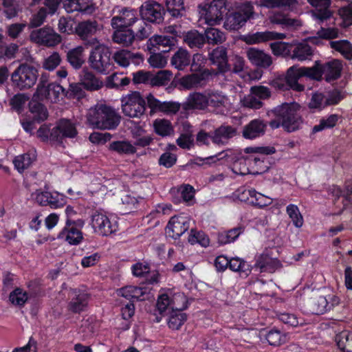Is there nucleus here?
I'll return each instance as SVG.
<instances>
[{
    "label": "nucleus",
    "mask_w": 352,
    "mask_h": 352,
    "mask_svg": "<svg viewBox=\"0 0 352 352\" xmlns=\"http://www.w3.org/2000/svg\"><path fill=\"white\" fill-rule=\"evenodd\" d=\"M121 116L113 107L100 104L90 108L87 114L88 124L94 129L113 130L120 123Z\"/></svg>",
    "instance_id": "1"
},
{
    "label": "nucleus",
    "mask_w": 352,
    "mask_h": 352,
    "mask_svg": "<svg viewBox=\"0 0 352 352\" xmlns=\"http://www.w3.org/2000/svg\"><path fill=\"white\" fill-rule=\"evenodd\" d=\"M91 47L92 49L88 57L89 67L98 74H109L113 67L109 48L100 43Z\"/></svg>",
    "instance_id": "2"
},
{
    "label": "nucleus",
    "mask_w": 352,
    "mask_h": 352,
    "mask_svg": "<svg viewBox=\"0 0 352 352\" xmlns=\"http://www.w3.org/2000/svg\"><path fill=\"white\" fill-rule=\"evenodd\" d=\"M38 70L33 65L21 63L11 74L12 85L19 90L32 88L36 82Z\"/></svg>",
    "instance_id": "3"
},
{
    "label": "nucleus",
    "mask_w": 352,
    "mask_h": 352,
    "mask_svg": "<svg viewBox=\"0 0 352 352\" xmlns=\"http://www.w3.org/2000/svg\"><path fill=\"white\" fill-rule=\"evenodd\" d=\"M254 7L250 2L241 5L236 11L232 12L226 17L223 27L230 31H236L241 28L246 22L254 16Z\"/></svg>",
    "instance_id": "4"
},
{
    "label": "nucleus",
    "mask_w": 352,
    "mask_h": 352,
    "mask_svg": "<svg viewBox=\"0 0 352 352\" xmlns=\"http://www.w3.org/2000/svg\"><path fill=\"white\" fill-rule=\"evenodd\" d=\"M121 107L124 116L129 118H140L146 111V102L138 91H133L121 99Z\"/></svg>",
    "instance_id": "5"
},
{
    "label": "nucleus",
    "mask_w": 352,
    "mask_h": 352,
    "mask_svg": "<svg viewBox=\"0 0 352 352\" xmlns=\"http://www.w3.org/2000/svg\"><path fill=\"white\" fill-rule=\"evenodd\" d=\"M199 9L201 19L209 25H215L223 20L226 3L223 0H213L210 3L199 6Z\"/></svg>",
    "instance_id": "6"
},
{
    "label": "nucleus",
    "mask_w": 352,
    "mask_h": 352,
    "mask_svg": "<svg viewBox=\"0 0 352 352\" xmlns=\"http://www.w3.org/2000/svg\"><path fill=\"white\" fill-rule=\"evenodd\" d=\"M98 30V22L89 19L78 22L74 28V32L84 42L85 46L91 47L100 43L96 38L92 37Z\"/></svg>",
    "instance_id": "7"
},
{
    "label": "nucleus",
    "mask_w": 352,
    "mask_h": 352,
    "mask_svg": "<svg viewBox=\"0 0 352 352\" xmlns=\"http://www.w3.org/2000/svg\"><path fill=\"white\" fill-rule=\"evenodd\" d=\"M165 13L164 6L155 1H146L140 8L142 19L152 23H162Z\"/></svg>",
    "instance_id": "8"
},
{
    "label": "nucleus",
    "mask_w": 352,
    "mask_h": 352,
    "mask_svg": "<svg viewBox=\"0 0 352 352\" xmlns=\"http://www.w3.org/2000/svg\"><path fill=\"white\" fill-rule=\"evenodd\" d=\"M30 39L34 43L47 47H54L61 42L60 36L49 27L33 30Z\"/></svg>",
    "instance_id": "9"
},
{
    "label": "nucleus",
    "mask_w": 352,
    "mask_h": 352,
    "mask_svg": "<svg viewBox=\"0 0 352 352\" xmlns=\"http://www.w3.org/2000/svg\"><path fill=\"white\" fill-rule=\"evenodd\" d=\"M78 134L74 123L66 119L60 120L50 133V140L54 142L62 143L65 138H73Z\"/></svg>",
    "instance_id": "10"
},
{
    "label": "nucleus",
    "mask_w": 352,
    "mask_h": 352,
    "mask_svg": "<svg viewBox=\"0 0 352 352\" xmlns=\"http://www.w3.org/2000/svg\"><path fill=\"white\" fill-rule=\"evenodd\" d=\"M147 104L151 109V113L157 112L163 113L166 115L176 114L181 108V104L175 101L162 102L155 98L152 94L146 96Z\"/></svg>",
    "instance_id": "11"
},
{
    "label": "nucleus",
    "mask_w": 352,
    "mask_h": 352,
    "mask_svg": "<svg viewBox=\"0 0 352 352\" xmlns=\"http://www.w3.org/2000/svg\"><path fill=\"white\" fill-rule=\"evenodd\" d=\"M91 225L95 231L102 236H109L118 229L116 221L111 222L105 214L98 211L91 216Z\"/></svg>",
    "instance_id": "12"
},
{
    "label": "nucleus",
    "mask_w": 352,
    "mask_h": 352,
    "mask_svg": "<svg viewBox=\"0 0 352 352\" xmlns=\"http://www.w3.org/2000/svg\"><path fill=\"white\" fill-rule=\"evenodd\" d=\"M138 19V14L135 10L123 8L118 11L117 15L112 17L111 25L112 28H131Z\"/></svg>",
    "instance_id": "13"
},
{
    "label": "nucleus",
    "mask_w": 352,
    "mask_h": 352,
    "mask_svg": "<svg viewBox=\"0 0 352 352\" xmlns=\"http://www.w3.org/2000/svg\"><path fill=\"white\" fill-rule=\"evenodd\" d=\"M300 105L296 102L283 103L274 108L272 113L276 117V119L270 122V126L272 129H277L280 126L284 120H287L295 111L300 110Z\"/></svg>",
    "instance_id": "14"
},
{
    "label": "nucleus",
    "mask_w": 352,
    "mask_h": 352,
    "mask_svg": "<svg viewBox=\"0 0 352 352\" xmlns=\"http://www.w3.org/2000/svg\"><path fill=\"white\" fill-rule=\"evenodd\" d=\"M189 229V219L186 217L174 216L166 228V234L173 239L179 238Z\"/></svg>",
    "instance_id": "15"
},
{
    "label": "nucleus",
    "mask_w": 352,
    "mask_h": 352,
    "mask_svg": "<svg viewBox=\"0 0 352 352\" xmlns=\"http://www.w3.org/2000/svg\"><path fill=\"white\" fill-rule=\"evenodd\" d=\"M116 64L122 67H127L131 63L139 65L144 61V58L140 53H134L128 50H120L115 52L112 56Z\"/></svg>",
    "instance_id": "16"
},
{
    "label": "nucleus",
    "mask_w": 352,
    "mask_h": 352,
    "mask_svg": "<svg viewBox=\"0 0 352 352\" xmlns=\"http://www.w3.org/2000/svg\"><path fill=\"white\" fill-rule=\"evenodd\" d=\"M67 309L74 314H80L86 311L90 300V295L81 290H73Z\"/></svg>",
    "instance_id": "17"
},
{
    "label": "nucleus",
    "mask_w": 352,
    "mask_h": 352,
    "mask_svg": "<svg viewBox=\"0 0 352 352\" xmlns=\"http://www.w3.org/2000/svg\"><path fill=\"white\" fill-rule=\"evenodd\" d=\"M308 3L315 8L311 11L312 16L320 22L329 19L333 16L330 7L331 0H307Z\"/></svg>",
    "instance_id": "18"
},
{
    "label": "nucleus",
    "mask_w": 352,
    "mask_h": 352,
    "mask_svg": "<svg viewBox=\"0 0 352 352\" xmlns=\"http://www.w3.org/2000/svg\"><path fill=\"white\" fill-rule=\"evenodd\" d=\"M58 238L65 240L71 245H78L82 241L83 236L81 230L76 226L75 222L67 219L66 225L59 232Z\"/></svg>",
    "instance_id": "19"
},
{
    "label": "nucleus",
    "mask_w": 352,
    "mask_h": 352,
    "mask_svg": "<svg viewBox=\"0 0 352 352\" xmlns=\"http://www.w3.org/2000/svg\"><path fill=\"white\" fill-rule=\"evenodd\" d=\"M208 107H212L217 113H223L229 107L228 96L221 91H210L207 93Z\"/></svg>",
    "instance_id": "20"
},
{
    "label": "nucleus",
    "mask_w": 352,
    "mask_h": 352,
    "mask_svg": "<svg viewBox=\"0 0 352 352\" xmlns=\"http://www.w3.org/2000/svg\"><path fill=\"white\" fill-rule=\"evenodd\" d=\"M63 6L68 13L78 12L85 14H91L95 10L91 0H65Z\"/></svg>",
    "instance_id": "21"
},
{
    "label": "nucleus",
    "mask_w": 352,
    "mask_h": 352,
    "mask_svg": "<svg viewBox=\"0 0 352 352\" xmlns=\"http://www.w3.org/2000/svg\"><path fill=\"white\" fill-rule=\"evenodd\" d=\"M342 69V61L338 59H333L324 64H321L322 76L324 75L327 82H331L339 78Z\"/></svg>",
    "instance_id": "22"
},
{
    "label": "nucleus",
    "mask_w": 352,
    "mask_h": 352,
    "mask_svg": "<svg viewBox=\"0 0 352 352\" xmlns=\"http://www.w3.org/2000/svg\"><path fill=\"white\" fill-rule=\"evenodd\" d=\"M209 59L212 64L217 66L219 72L225 73L230 69L227 50L225 47L221 46L213 50L209 54Z\"/></svg>",
    "instance_id": "23"
},
{
    "label": "nucleus",
    "mask_w": 352,
    "mask_h": 352,
    "mask_svg": "<svg viewBox=\"0 0 352 352\" xmlns=\"http://www.w3.org/2000/svg\"><path fill=\"white\" fill-rule=\"evenodd\" d=\"M183 108L186 111L206 109L208 108L207 94L200 92L190 94L183 104Z\"/></svg>",
    "instance_id": "24"
},
{
    "label": "nucleus",
    "mask_w": 352,
    "mask_h": 352,
    "mask_svg": "<svg viewBox=\"0 0 352 352\" xmlns=\"http://www.w3.org/2000/svg\"><path fill=\"white\" fill-rule=\"evenodd\" d=\"M176 40L173 36L154 35L146 43V47L151 52H166L160 50V47H170L175 45Z\"/></svg>",
    "instance_id": "25"
},
{
    "label": "nucleus",
    "mask_w": 352,
    "mask_h": 352,
    "mask_svg": "<svg viewBox=\"0 0 352 352\" xmlns=\"http://www.w3.org/2000/svg\"><path fill=\"white\" fill-rule=\"evenodd\" d=\"M85 47L78 45L66 53V60L74 69H80L85 63Z\"/></svg>",
    "instance_id": "26"
},
{
    "label": "nucleus",
    "mask_w": 352,
    "mask_h": 352,
    "mask_svg": "<svg viewBox=\"0 0 352 352\" xmlns=\"http://www.w3.org/2000/svg\"><path fill=\"white\" fill-rule=\"evenodd\" d=\"M247 56L253 65L260 67L267 68L272 63V57L269 54L256 48H250L247 51Z\"/></svg>",
    "instance_id": "27"
},
{
    "label": "nucleus",
    "mask_w": 352,
    "mask_h": 352,
    "mask_svg": "<svg viewBox=\"0 0 352 352\" xmlns=\"http://www.w3.org/2000/svg\"><path fill=\"white\" fill-rule=\"evenodd\" d=\"M120 296L129 300H144L148 294V289L145 287H137L129 285L120 289L118 291Z\"/></svg>",
    "instance_id": "28"
},
{
    "label": "nucleus",
    "mask_w": 352,
    "mask_h": 352,
    "mask_svg": "<svg viewBox=\"0 0 352 352\" xmlns=\"http://www.w3.org/2000/svg\"><path fill=\"white\" fill-rule=\"evenodd\" d=\"M285 37L286 35L283 33L265 31L248 34L245 37L244 41L248 44H254L272 40L283 39Z\"/></svg>",
    "instance_id": "29"
},
{
    "label": "nucleus",
    "mask_w": 352,
    "mask_h": 352,
    "mask_svg": "<svg viewBox=\"0 0 352 352\" xmlns=\"http://www.w3.org/2000/svg\"><path fill=\"white\" fill-rule=\"evenodd\" d=\"M236 135V130L232 126L222 124L212 134V141L217 144H224Z\"/></svg>",
    "instance_id": "30"
},
{
    "label": "nucleus",
    "mask_w": 352,
    "mask_h": 352,
    "mask_svg": "<svg viewBox=\"0 0 352 352\" xmlns=\"http://www.w3.org/2000/svg\"><path fill=\"white\" fill-rule=\"evenodd\" d=\"M112 40L124 47L131 46L135 41V32L131 28H113Z\"/></svg>",
    "instance_id": "31"
},
{
    "label": "nucleus",
    "mask_w": 352,
    "mask_h": 352,
    "mask_svg": "<svg viewBox=\"0 0 352 352\" xmlns=\"http://www.w3.org/2000/svg\"><path fill=\"white\" fill-rule=\"evenodd\" d=\"M280 266L279 261L271 258L267 254H261L256 256L254 267L261 272L273 273Z\"/></svg>",
    "instance_id": "32"
},
{
    "label": "nucleus",
    "mask_w": 352,
    "mask_h": 352,
    "mask_svg": "<svg viewBox=\"0 0 352 352\" xmlns=\"http://www.w3.org/2000/svg\"><path fill=\"white\" fill-rule=\"evenodd\" d=\"M37 91L39 94L44 95L52 102H56L58 101L61 94L65 96V89L58 84L52 82L50 83L46 87L44 85H38Z\"/></svg>",
    "instance_id": "33"
},
{
    "label": "nucleus",
    "mask_w": 352,
    "mask_h": 352,
    "mask_svg": "<svg viewBox=\"0 0 352 352\" xmlns=\"http://www.w3.org/2000/svg\"><path fill=\"white\" fill-rule=\"evenodd\" d=\"M300 73V67L294 65L287 69L285 76L287 86L297 91H302L305 89V87L298 82V79L302 77Z\"/></svg>",
    "instance_id": "34"
},
{
    "label": "nucleus",
    "mask_w": 352,
    "mask_h": 352,
    "mask_svg": "<svg viewBox=\"0 0 352 352\" xmlns=\"http://www.w3.org/2000/svg\"><path fill=\"white\" fill-rule=\"evenodd\" d=\"M266 124L261 120H254L246 125L243 131V137L248 139H254L263 135Z\"/></svg>",
    "instance_id": "35"
},
{
    "label": "nucleus",
    "mask_w": 352,
    "mask_h": 352,
    "mask_svg": "<svg viewBox=\"0 0 352 352\" xmlns=\"http://www.w3.org/2000/svg\"><path fill=\"white\" fill-rule=\"evenodd\" d=\"M292 52L291 58L292 59H297L299 61L311 60L314 55V50L306 42L299 43L294 45Z\"/></svg>",
    "instance_id": "36"
},
{
    "label": "nucleus",
    "mask_w": 352,
    "mask_h": 352,
    "mask_svg": "<svg viewBox=\"0 0 352 352\" xmlns=\"http://www.w3.org/2000/svg\"><path fill=\"white\" fill-rule=\"evenodd\" d=\"M191 56L185 49L179 48L172 56L170 64L178 70H183L190 63Z\"/></svg>",
    "instance_id": "37"
},
{
    "label": "nucleus",
    "mask_w": 352,
    "mask_h": 352,
    "mask_svg": "<svg viewBox=\"0 0 352 352\" xmlns=\"http://www.w3.org/2000/svg\"><path fill=\"white\" fill-rule=\"evenodd\" d=\"M36 159L34 153L28 152L16 156L13 160V164L17 171L22 173L32 166Z\"/></svg>",
    "instance_id": "38"
},
{
    "label": "nucleus",
    "mask_w": 352,
    "mask_h": 352,
    "mask_svg": "<svg viewBox=\"0 0 352 352\" xmlns=\"http://www.w3.org/2000/svg\"><path fill=\"white\" fill-rule=\"evenodd\" d=\"M183 40L184 42L191 49H200L205 44L204 35L195 30L184 33Z\"/></svg>",
    "instance_id": "39"
},
{
    "label": "nucleus",
    "mask_w": 352,
    "mask_h": 352,
    "mask_svg": "<svg viewBox=\"0 0 352 352\" xmlns=\"http://www.w3.org/2000/svg\"><path fill=\"white\" fill-rule=\"evenodd\" d=\"M309 309L313 314H322L328 310V300L326 296L314 295L308 303Z\"/></svg>",
    "instance_id": "40"
},
{
    "label": "nucleus",
    "mask_w": 352,
    "mask_h": 352,
    "mask_svg": "<svg viewBox=\"0 0 352 352\" xmlns=\"http://www.w3.org/2000/svg\"><path fill=\"white\" fill-rule=\"evenodd\" d=\"M83 76L81 79L83 87L88 91H97L103 87V82L98 78L92 72L83 71Z\"/></svg>",
    "instance_id": "41"
},
{
    "label": "nucleus",
    "mask_w": 352,
    "mask_h": 352,
    "mask_svg": "<svg viewBox=\"0 0 352 352\" xmlns=\"http://www.w3.org/2000/svg\"><path fill=\"white\" fill-rule=\"evenodd\" d=\"M204 78L202 74H192L183 76L179 84L184 89L190 90L201 87L204 84Z\"/></svg>",
    "instance_id": "42"
},
{
    "label": "nucleus",
    "mask_w": 352,
    "mask_h": 352,
    "mask_svg": "<svg viewBox=\"0 0 352 352\" xmlns=\"http://www.w3.org/2000/svg\"><path fill=\"white\" fill-rule=\"evenodd\" d=\"M109 150L115 151L120 155H132L136 153L137 149L134 145L128 141H114L109 144Z\"/></svg>",
    "instance_id": "43"
},
{
    "label": "nucleus",
    "mask_w": 352,
    "mask_h": 352,
    "mask_svg": "<svg viewBox=\"0 0 352 352\" xmlns=\"http://www.w3.org/2000/svg\"><path fill=\"white\" fill-rule=\"evenodd\" d=\"M270 20L272 23L282 25L285 27L297 28L301 26V23L299 20L289 18L280 12L274 14L270 17Z\"/></svg>",
    "instance_id": "44"
},
{
    "label": "nucleus",
    "mask_w": 352,
    "mask_h": 352,
    "mask_svg": "<svg viewBox=\"0 0 352 352\" xmlns=\"http://www.w3.org/2000/svg\"><path fill=\"white\" fill-rule=\"evenodd\" d=\"M330 46L340 52L346 59H352V44L347 40L331 41Z\"/></svg>",
    "instance_id": "45"
},
{
    "label": "nucleus",
    "mask_w": 352,
    "mask_h": 352,
    "mask_svg": "<svg viewBox=\"0 0 352 352\" xmlns=\"http://www.w3.org/2000/svg\"><path fill=\"white\" fill-rule=\"evenodd\" d=\"M135 40L142 41L147 38L151 34V26L142 19H138L134 24Z\"/></svg>",
    "instance_id": "46"
},
{
    "label": "nucleus",
    "mask_w": 352,
    "mask_h": 352,
    "mask_svg": "<svg viewBox=\"0 0 352 352\" xmlns=\"http://www.w3.org/2000/svg\"><path fill=\"white\" fill-rule=\"evenodd\" d=\"M300 72L302 77L305 76L316 81H320L322 79L321 63L320 60L315 61L314 66L310 67H300Z\"/></svg>",
    "instance_id": "47"
},
{
    "label": "nucleus",
    "mask_w": 352,
    "mask_h": 352,
    "mask_svg": "<svg viewBox=\"0 0 352 352\" xmlns=\"http://www.w3.org/2000/svg\"><path fill=\"white\" fill-rule=\"evenodd\" d=\"M205 40L208 44L219 45L226 41L225 34L220 30L214 28H208L205 30Z\"/></svg>",
    "instance_id": "48"
},
{
    "label": "nucleus",
    "mask_w": 352,
    "mask_h": 352,
    "mask_svg": "<svg viewBox=\"0 0 352 352\" xmlns=\"http://www.w3.org/2000/svg\"><path fill=\"white\" fill-rule=\"evenodd\" d=\"M335 341L343 352H352V333L342 331L336 335Z\"/></svg>",
    "instance_id": "49"
},
{
    "label": "nucleus",
    "mask_w": 352,
    "mask_h": 352,
    "mask_svg": "<svg viewBox=\"0 0 352 352\" xmlns=\"http://www.w3.org/2000/svg\"><path fill=\"white\" fill-rule=\"evenodd\" d=\"M166 7L169 14L175 18L182 17L186 10L184 0H166Z\"/></svg>",
    "instance_id": "50"
},
{
    "label": "nucleus",
    "mask_w": 352,
    "mask_h": 352,
    "mask_svg": "<svg viewBox=\"0 0 352 352\" xmlns=\"http://www.w3.org/2000/svg\"><path fill=\"white\" fill-rule=\"evenodd\" d=\"M153 125L155 132L160 136H168L173 132L172 124L168 120L156 119Z\"/></svg>",
    "instance_id": "51"
},
{
    "label": "nucleus",
    "mask_w": 352,
    "mask_h": 352,
    "mask_svg": "<svg viewBox=\"0 0 352 352\" xmlns=\"http://www.w3.org/2000/svg\"><path fill=\"white\" fill-rule=\"evenodd\" d=\"M29 108L30 112L34 114V120L40 122L47 119V109L43 104L33 100L30 102Z\"/></svg>",
    "instance_id": "52"
},
{
    "label": "nucleus",
    "mask_w": 352,
    "mask_h": 352,
    "mask_svg": "<svg viewBox=\"0 0 352 352\" xmlns=\"http://www.w3.org/2000/svg\"><path fill=\"white\" fill-rule=\"evenodd\" d=\"M2 7L0 8L6 18L10 19L17 16L19 7L16 0H1Z\"/></svg>",
    "instance_id": "53"
},
{
    "label": "nucleus",
    "mask_w": 352,
    "mask_h": 352,
    "mask_svg": "<svg viewBox=\"0 0 352 352\" xmlns=\"http://www.w3.org/2000/svg\"><path fill=\"white\" fill-rule=\"evenodd\" d=\"M172 76V72L168 70H161L155 74L152 73L151 86L160 87L166 85L171 80Z\"/></svg>",
    "instance_id": "54"
},
{
    "label": "nucleus",
    "mask_w": 352,
    "mask_h": 352,
    "mask_svg": "<svg viewBox=\"0 0 352 352\" xmlns=\"http://www.w3.org/2000/svg\"><path fill=\"white\" fill-rule=\"evenodd\" d=\"M298 111H295L293 113V116H291L287 120H284V122L281 125L287 132L298 130L302 124V120Z\"/></svg>",
    "instance_id": "55"
},
{
    "label": "nucleus",
    "mask_w": 352,
    "mask_h": 352,
    "mask_svg": "<svg viewBox=\"0 0 352 352\" xmlns=\"http://www.w3.org/2000/svg\"><path fill=\"white\" fill-rule=\"evenodd\" d=\"M228 266L232 271L238 272L248 276L250 272V265L239 257L232 258L229 260Z\"/></svg>",
    "instance_id": "56"
},
{
    "label": "nucleus",
    "mask_w": 352,
    "mask_h": 352,
    "mask_svg": "<svg viewBox=\"0 0 352 352\" xmlns=\"http://www.w3.org/2000/svg\"><path fill=\"white\" fill-rule=\"evenodd\" d=\"M188 241L192 245L199 243L204 248L209 246L210 244L209 237L204 232L194 229H191Z\"/></svg>",
    "instance_id": "57"
},
{
    "label": "nucleus",
    "mask_w": 352,
    "mask_h": 352,
    "mask_svg": "<svg viewBox=\"0 0 352 352\" xmlns=\"http://www.w3.org/2000/svg\"><path fill=\"white\" fill-rule=\"evenodd\" d=\"M243 232V228L239 226L219 234V241L222 244L233 242Z\"/></svg>",
    "instance_id": "58"
},
{
    "label": "nucleus",
    "mask_w": 352,
    "mask_h": 352,
    "mask_svg": "<svg viewBox=\"0 0 352 352\" xmlns=\"http://www.w3.org/2000/svg\"><path fill=\"white\" fill-rule=\"evenodd\" d=\"M286 212L296 228H301L303 225V217L297 206L289 204L287 206Z\"/></svg>",
    "instance_id": "59"
},
{
    "label": "nucleus",
    "mask_w": 352,
    "mask_h": 352,
    "mask_svg": "<svg viewBox=\"0 0 352 352\" xmlns=\"http://www.w3.org/2000/svg\"><path fill=\"white\" fill-rule=\"evenodd\" d=\"M186 319L187 316L186 314L180 311H171L168 321V327L173 330H177L184 323Z\"/></svg>",
    "instance_id": "60"
},
{
    "label": "nucleus",
    "mask_w": 352,
    "mask_h": 352,
    "mask_svg": "<svg viewBox=\"0 0 352 352\" xmlns=\"http://www.w3.org/2000/svg\"><path fill=\"white\" fill-rule=\"evenodd\" d=\"M28 299V295L20 288L15 289L12 292L9 296L10 301L16 306L22 307L25 305Z\"/></svg>",
    "instance_id": "61"
},
{
    "label": "nucleus",
    "mask_w": 352,
    "mask_h": 352,
    "mask_svg": "<svg viewBox=\"0 0 352 352\" xmlns=\"http://www.w3.org/2000/svg\"><path fill=\"white\" fill-rule=\"evenodd\" d=\"M338 120V116L337 115H330L327 118L321 119L320 123L313 127L312 131L315 133L326 129L332 128L336 124Z\"/></svg>",
    "instance_id": "62"
},
{
    "label": "nucleus",
    "mask_w": 352,
    "mask_h": 352,
    "mask_svg": "<svg viewBox=\"0 0 352 352\" xmlns=\"http://www.w3.org/2000/svg\"><path fill=\"white\" fill-rule=\"evenodd\" d=\"M82 84L71 83L68 89H65V96L67 98L80 99L85 96Z\"/></svg>",
    "instance_id": "63"
},
{
    "label": "nucleus",
    "mask_w": 352,
    "mask_h": 352,
    "mask_svg": "<svg viewBox=\"0 0 352 352\" xmlns=\"http://www.w3.org/2000/svg\"><path fill=\"white\" fill-rule=\"evenodd\" d=\"M338 14L343 21L344 27L352 25V2L338 10Z\"/></svg>",
    "instance_id": "64"
}]
</instances>
